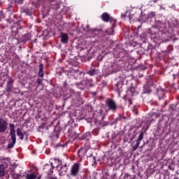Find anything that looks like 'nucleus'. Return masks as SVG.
<instances>
[{
	"label": "nucleus",
	"instance_id": "obj_1",
	"mask_svg": "<svg viewBox=\"0 0 179 179\" xmlns=\"http://www.w3.org/2000/svg\"><path fill=\"white\" fill-rule=\"evenodd\" d=\"M115 23H112V27L108 28L106 31H103L101 29H94V34L98 37H104V36H114V27Z\"/></svg>",
	"mask_w": 179,
	"mask_h": 179
},
{
	"label": "nucleus",
	"instance_id": "obj_2",
	"mask_svg": "<svg viewBox=\"0 0 179 179\" xmlns=\"http://www.w3.org/2000/svg\"><path fill=\"white\" fill-rule=\"evenodd\" d=\"M105 104L106 107H108V111H112L113 113L117 112V108H118V106H117V103L114 99L108 98L105 101Z\"/></svg>",
	"mask_w": 179,
	"mask_h": 179
},
{
	"label": "nucleus",
	"instance_id": "obj_3",
	"mask_svg": "<svg viewBox=\"0 0 179 179\" xmlns=\"http://www.w3.org/2000/svg\"><path fill=\"white\" fill-rule=\"evenodd\" d=\"M82 164L80 163H74L71 168L70 170V176L71 177H78L79 176V173H80V169H81Z\"/></svg>",
	"mask_w": 179,
	"mask_h": 179
},
{
	"label": "nucleus",
	"instance_id": "obj_4",
	"mask_svg": "<svg viewBox=\"0 0 179 179\" xmlns=\"http://www.w3.org/2000/svg\"><path fill=\"white\" fill-rule=\"evenodd\" d=\"M49 8L50 9L47 11L48 15H55V10H58V9H59V3H58L57 1L53 0L50 1Z\"/></svg>",
	"mask_w": 179,
	"mask_h": 179
},
{
	"label": "nucleus",
	"instance_id": "obj_5",
	"mask_svg": "<svg viewBox=\"0 0 179 179\" xmlns=\"http://www.w3.org/2000/svg\"><path fill=\"white\" fill-rule=\"evenodd\" d=\"M10 136L12 141L8 144L7 148L8 149H13L15 145H16V131L15 130H10Z\"/></svg>",
	"mask_w": 179,
	"mask_h": 179
},
{
	"label": "nucleus",
	"instance_id": "obj_6",
	"mask_svg": "<svg viewBox=\"0 0 179 179\" xmlns=\"http://www.w3.org/2000/svg\"><path fill=\"white\" fill-rule=\"evenodd\" d=\"M54 169H55V166H52V163L51 164H45L43 166V171L44 173H46L48 176H51L54 173Z\"/></svg>",
	"mask_w": 179,
	"mask_h": 179
},
{
	"label": "nucleus",
	"instance_id": "obj_7",
	"mask_svg": "<svg viewBox=\"0 0 179 179\" xmlns=\"http://www.w3.org/2000/svg\"><path fill=\"white\" fill-rule=\"evenodd\" d=\"M8 80L6 83L5 89L7 94H9V93L12 92V89H13V79H12V78H10V76H8Z\"/></svg>",
	"mask_w": 179,
	"mask_h": 179
},
{
	"label": "nucleus",
	"instance_id": "obj_8",
	"mask_svg": "<svg viewBox=\"0 0 179 179\" xmlns=\"http://www.w3.org/2000/svg\"><path fill=\"white\" fill-rule=\"evenodd\" d=\"M101 17L103 22H105L106 23L108 22H110V23H115V20H113V17L110 16V14H108V13H103L101 15Z\"/></svg>",
	"mask_w": 179,
	"mask_h": 179
},
{
	"label": "nucleus",
	"instance_id": "obj_9",
	"mask_svg": "<svg viewBox=\"0 0 179 179\" xmlns=\"http://www.w3.org/2000/svg\"><path fill=\"white\" fill-rule=\"evenodd\" d=\"M143 135H145V133L143 131H141L138 138L136 140L135 145L132 146L134 151L136 150V149L139 148V145H141V142H142V140L143 139Z\"/></svg>",
	"mask_w": 179,
	"mask_h": 179
},
{
	"label": "nucleus",
	"instance_id": "obj_10",
	"mask_svg": "<svg viewBox=\"0 0 179 179\" xmlns=\"http://www.w3.org/2000/svg\"><path fill=\"white\" fill-rule=\"evenodd\" d=\"M8 129V122L0 117V134L5 132Z\"/></svg>",
	"mask_w": 179,
	"mask_h": 179
},
{
	"label": "nucleus",
	"instance_id": "obj_11",
	"mask_svg": "<svg viewBox=\"0 0 179 179\" xmlns=\"http://www.w3.org/2000/svg\"><path fill=\"white\" fill-rule=\"evenodd\" d=\"M69 164H65L62 165L60 169L58 171L59 175L60 176H65L69 169Z\"/></svg>",
	"mask_w": 179,
	"mask_h": 179
},
{
	"label": "nucleus",
	"instance_id": "obj_12",
	"mask_svg": "<svg viewBox=\"0 0 179 179\" xmlns=\"http://www.w3.org/2000/svg\"><path fill=\"white\" fill-rule=\"evenodd\" d=\"M20 12L21 13H25L27 16H30V15H31V10L27 3L21 7Z\"/></svg>",
	"mask_w": 179,
	"mask_h": 179
},
{
	"label": "nucleus",
	"instance_id": "obj_13",
	"mask_svg": "<svg viewBox=\"0 0 179 179\" xmlns=\"http://www.w3.org/2000/svg\"><path fill=\"white\" fill-rule=\"evenodd\" d=\"M73 129L72 127L69 128L67 134L69 135V138L71 139H73V141H75L79 136V134L76 133V131L73 132Z\"/></svg>",
	"mask_w": 179,
	"mask_h": 179
},
{
	"label": "nucleus",
	"instance_id": "obj_14",
	"mask_svg": "<svg viewBox=\"0 0 179 179\" xmlns=\"http://www.w3.org/2000/svg\"><path fill=\"white\" fill-rule=\"evenodd\" d=\"M73 100L76 103V104H78V106H82L85 103V101L80 96V94L77 93L75 96V97L73 98Z\"/></svg>",
	"mask_w": 179,
	"mask_h": 179
},
{
	"label": "nucleus",
	"instance_id": "obj_15",
	"mask_svg": "<svg viewBox=\"0 0 179 179\" xmlns=\"http://www.w3.org/2000/svg\"><path fill=\"white\" fill-rule=\"evenodd\" d=\"M59 37L61 38L62 44H67L68 41H69V36H68L67 34L62 32L61 33V35Z\"/></svg>",
	"mask_w": 179,
	"mask_h": 179
},
{
	"label": "nucleus",
	"instance_id": "obj_16",
	"mask_svg": "<svg viewBox=\"0 0 179 179\" xmlns=\"http://www.w3.org/2000/svg\"><path fill=\"white\" fill-rule=\"evenodd\" d=\"M39 71L38 73V78H44V64L42 61L39 62Z\"/></svg>",
	"mask_w": 179,
	"mask_h": 179
},
{
	"label": "nucleus",
	"instance_id": "obj_17",
	"mask_svg": "<svg viewBox=\"0 0 179 179\" xmlns=\"http://www.w3.org/2000/svg\"><path fill=\"white\" fill-rule=\"evenodd\" d=\"M127 96H130V97H134V96H136V94H138V91L135 89V87H131L127 91Z\"/></svg>",
	"mask_w": 179,
	"mask_h": 179
},
{
	"label": "nucleus",
	"instance_id": "obj_18",
	"mask_svg": "<svg viewBox=\"0 0 179 179\" xmlns=\"http://www.w3.org/2000/svg\"><path fill=\"white\" fill-rule=\"evenodd\" d=\"M99 73V70L95 67L91 68L87 72V75H90V76H96Z\"/></svg>",
	"mask_w": 179,
	"mask_h": 179
},
{
	"label": "nucleus",
	"instance_id": "obj_19",
	"mask_svg": "<svg viewBox=\"0 0 179 179\" xmlns=\"http://www.w3.org/2000/svg\"><path fill=\"white\" fill-rule=\"evenodd\" d=\"M152 92V87L148 85H145L143 86V90L142 92V94H149V93Z\"/></svg>",
	"mask_w": 179,
	"mask_h": 179
},
{
	"label": "nucleus",
	"instance_id": "obj_20",
	"mask_svg": "<svg viewBox=\"0 0 179 179\" xmlns=\"http://www.w3.org/2000/svg\"><path fill=\"white\" fill-rule=\"evenodd\" d=\"M86 153V149L85 148L82 147L80 148L78 151V156L82 159L85 157V154Z\"/></svg>",
	"mask_w": 179,
	"mask_h": 179
},
{
	"label": "nucleus",
	"instance_id": "obj_21",
	"mask_svg": "<svg viewBox=\"0 0 179 179\" xmlns=\"http://www.w3.org/2000/svg\"><path fill=\"white\" fill-rule=\"evenodd\" d=\"M30 38H31V36L29 34H24L22 36V41L24 43H27V41H30Z\"/></svg>",
	"mask_w": 179,
	"mask_h": 179
},
{
	"label": "nucleus",
	"instance_id": "obj_22",
	"mask_svg": "<svg viewBox=\"0 0 179 179\" xmlns=\"http://www.w3.org/2000/svg\"><path fill=\"white\" fill-rule=\"evenodd\" d=\"M17 135L20 138L21 141H23L24 139V134L23 132H22V130H20V128L17 129Z\"/></svg>",
	"mask_w": 179,
	"mask_h": 179
},
{
	"label": "nucleus",
	"instance_id": "obj_23",
	"mask_svg": "<svg viewBox=\"0 0 179 179\" xmlns=\"http://www.w3.org/2000/svg\"><path fill=\"white\" fill-rule=\"evenodd\" d=\"M5 174H6L5 165L1 164L0 165V177H3V176H5Z\"/></svg>",
	"mask_w": 179,
	"mask_h": 179
},
{
	"label": "nucleus",
	"instance_id": "obj_24",
	"mask_svg": "<svg viewBox=\"0 0 179 179\" xmlns=\"http://www.w3.org/2000/svg\"><path fill=\"white\" fill-rule=\"evenodd\" d=\"M37 178V175L34 173L27 174L25 176V179H36Z\"/></svg>",
	"mask_w": 179,
	"mask_h": 179
},
{
	"label": "nucleus",
	"instance_id": "obj_25",
	"mask_svg": "<svg viewBox=\"0 0 179 179\" xmlns=\"http://www.w3.org/2000/svg\"><path fill=\"white\" fill-rule=\"evenodd\" d=\"M111 68L112 72H113V73L118 72V71H120V66L118 64H113Z\"/></svg>",
	"mask_w": 179,
	"mask_h": 179
},
{
	"label": "nucleus",
	"instance_id": "obj_26",
	"mask_svg": "<svg viewBox=\"0 0 179 179\" xmlns=\"http://www.w3.org/2000/svg\"><path fill=\"white\" fill-rule=\"evenodd\" d=\"M177 108V105H174V103H172L169 106V111H171V114H173L174 111H176Z\"/></svg>",
	"mask_w": 179,
	"mask_h": 179
},
{
	"label": "nucleus",
	"instance_id": "obj_27",
	"mask_svg": "<svg viewBox=\"0 0 179 179\" xmlns=\"http://www.w3.org/2000/svg\"><path fill=\"white\" fill-rule=\"evenodd\" d=\"M156 16V13L155 12H150L148 13V16L145 17V20H149V19H153Z\"/></svg>",
	"mask_w": 179,
	"mask_h": 179
},
{
	"label": "nucleus",
	"instance_id": "obj_28",
	"mask_svg": "<svg viewBox=\"0 0 179 179\" xmlns=\"http://www.w3.org/2000/svg\"><path fill=\"white\" fill-rule=\"evenodd\" d=\"M92 136V134L90 132H87L82 136V139H89Z\"/></svg>",
	"mask_w": 179,
	"mask_h": 179
},
{
	"label": "nucleus",
	"instance_id": "obj_29",
	"mask_svg": "<svg viewBox=\"0 0 179 179\" xmlns=\"http://www.w3.org/2000/svg\"><path fill=\"white\" fill-rule=\"evenodd\" d=\"M90 159H91L92 162V166H94V164H97V162H96V157L93 156V155H91L90 156Z\"/></svg>",
	"mask_w": 179,
	"mask_h": 179
},
{
	"label": "nucleus",
	"instance_id": "obj_30",
	"mask_svg": "<svg viewBox=\"0 0 179 179\" xmlns=\"http://www.w3.org/2000/svg\"><path fill=\"white\" fill-rule=\"evenodd\" d=\"M173 45H170L167 48L166 52H168L169 54H171V52H173Z\"/></svg>",
	"mask_w": 179,
	"mask_h": 179
},
{
	"label": "nucleus",
	"instance_id": "obj_31",
	"mask_svg": "<svg viewBox=\"0 0 179 179\" xmlns=\"http://www.w3.org/2000/svg\"><path fill=\"white\" fill-rule=\"evenodd\" d=\"M25 0H13V2L17 3V5H20L24 2Z\"/></svg>",
	"mask_w": 179,
	"mask_h": 179
},
{
	"label": "nucleus",
	"instance_id": "obj_32",
	"mask_svg": "<svg viewBox=\"0 0 179 179\" xmlns=\"http://www.w3.org/2000/svg\"><path fill=\"white\" fill-rule=\"evenodd\" d=\"M155 23H156L157 26H162V24H163V20H155Z\"/></svg>",
	"mask_w": 179,
	"mask_h": 179
},
{
	"label": "nucleus",
	"instance_id": "obj_33",
	"mask_svg": "<svg viewBox=\"0 0 179 179\" xmlns=\"http://www.w3.org/2000/svg\"><path fill=\"white\" fill-rule=\"evenodd\" d=\"M121 120H122V115H119V116L116 117L114 123L117 124V121H121Z\"/></svg>",
	"mask_w": 179,
	"mask_h": 179
},
{
	"label": "nucleus",
	"instance_id": "obj_34",
	"mask_svg": "<svg viewBox=\"0 0 179 179\" xmlns=\"http://www.w3.org/2000/svg\"><path fill=\"white\" fill-rule=\"evenodd\" d=\"M13 178L17 179L19 178V174L15 173V172H12Z\"/></svg>",
	"mask_w": 179,
	"mask_h": 179
},
{
	"label": "nucleus",
	"instance_id": "obj_35",
	"mask_svg": "<svg viewBox=\"0 0 179 179\" xmlns=\"http://www.w3.org/2000/svg\"><path fill=\"white\" fill-rule=\"evenodd\" d=\"M36 83L40 86L43 85V80L41 78H37Z\"/></svg>",
	"mask_w": 179,
	"mask_h": 179
},
{
	"label": "nucleus",
	"instance_id": "obj_36",
	"mask_svg": "<svg viewBox=\"0 0 179 179\" xmlns=\"http://www.w3.org/2000/svg\"><path fill=\"white\" fill-rule=\"evenodd\" d=\"M9 127H10V131L15 130V124H14L10 123Z\"/></svg>",
	"mask_w": 179,
	"mask_h": 179
},
{
	"label": "nucleus",
	"instance_id": "obj_37",
	"mask_svg": "<svg viewBox=\"0 0 179 179\" xmlns=\"http://www.w3.org/2000/svg\"><path fill=\"white\" fill-rule=\"evenodd\" d=\"M80 179H87V176L86 174H83L80 176Z\"/></svg>",
	"mask_w": 179,
	"mask_h": 179
},
{
	"label": "nucleus",
	"instance_id": "obj_38",
	"mask_svg": "<svg viewBox=\"0 0 179 179\" xmlns=\"http://www.w3.org/2000/svg\"><path fill=\"white\" fill-rule=\"evenodd\" d=\"M22 134H24V136H26L27 140L29 139V133L27 131H24Z\"/></svg>",
	"mask_w": 179,
	"mask_h": 179
},
{
	"label": "nucleus",
	"instance_id": "obj_39",
	"mask_svg": "<svg viewBox=\"0 0 179 179\" xmlns=\"http://www.w3.org/2000/svg\"><path fill=\"white\" fill-rule=\"evenodd\" d=\"M55 162H58V165H57L56 167H58V166H59V164H62L61 161L59 159H55Z\"/></svg>",
	"mask_w": 179,
	"mask_h": 179
},
{
	"label": "nucleus",
	"instance_id": "obj_40",
	"mask_svg": "<svg viewBox=\"0 0 179 179\" xmlns=\"http://www.w3.org/2000/svg\"><path fill=\"white\" fill-rule=\"evenodd\" d=\"M23 27H20L19 28H15V29L14 30V32L17 33V31H19V29L21 30V29H22Z\"/></svg>",
	"mask_w": 179,
	"mask_h": 179
},
{
	"label": "nucleus",
	"instance_id": "obj_41",
	"mask_svg": "<svg viewBox=\"0 0 179 179\" xmlns=\"http://www.w3.org/2000/svg\"><path fill=\"white\" fill-rule=\"evenodd\" d=\"M173 79H176V78H179V73L178 74H173Z\"/></svg>",
	"mask_w": 179,
	"mask_h": 179
},
{
	"label": "nucleus",
	"instance_id": "obj_42",
	"mask_svg": "<svg viewBox=\"0 0 179 179\" xmlns=\"http://www.w3.org/2000/svg\"><path fill=\"white\" fill-rule=\"evenodd\" d=\"M121 17L122 19H125V17H127V15L125 14H123V15H122Z\"/></svg>",
	"mask_w": 179,
	"mask_h": 179
},
{
	"label": "nucleus",
	"instance_id": "obj_43",
	"mask_svg": "<svg viewBox=\"0 0 179 179\" xmlns=\"http://www.w3.org/2000/svg\"><path fill=\"white\" fill-rule=\"evenodd\" d=\"M115 86H116V89H117V92H120V88H118V83H117L116 85H115Z\"/></svg>",
	"mask_w": 179,
	"mask_h": 179
},
{
	"label": "nucleus",
	"instance_id": "obj_44",
	"mask_svg": "<svg viewBox=\"0 0 179 179\" xmlns=\"http://www.w3.org/2000/svg\"><path fill=\"white\" fill-rule=\"evenodd\" d=\"M129 105L131 106V104H132V99H129Z\"/></svg>",
	"mask_w": 179,
	"mask_h": 179
},
{
	"label": "nucleus",
	"instance_id": "obj_45",
	"mask_svg": "<svg viewBox=\"0 0 179 179\" xmlns=\"http://www.w3.org/2000/svg\"><path fill=\"white\" fill-rule=\"evenodd\" d=\"M162 106H163V107L167 106V101H164V105H162Z\"/></svg>",
	"mask_w": 179,
	"mask_h": 179
},
{
	"label": "nucleus",
	"instance_id": "obj_46",
	"mask_svg": "<svg viewBox=\"0 0 179 179\" xmlns=\"http://www.w3.org/2000/svg\"><path fill=\"white\" fill-rule=\"evenodd\" d=\"M122 118H123V120H127V117L126 116H122Z\"/></svg>",
	"mask_w": 179,
	"mask_h": 179
},
{
	"label": "nucleus",
	"instance_id": "obj_47",
	"mask_svg": "<svg viewBox=\"0 0 179 179\" xmlns=\"http://www.w3.org/2000/svg\"><path fill=\"white\" fill-rule=\"evenodd\" d=\"M61 146H62V148H65V145H61Z\"/></svg>",
	"mask_w": 179,
	"mask_h": 179
},
{
	"label": "nucleus",
	"instance_id": "obj_48",
	"mask_svg": "<svg viewBox=\"0 0 179 179\" xmlns=\"http://www.w3.org/2000/svg\"><path fill=\"white\" fill-rule=\"evenodd\" d=\"M143 101H146V99H143Z\"/></svg>",
	"mask_w": 179,
	"mask_h": 179
},
{
	"label": "nucleus",
	"instance_id": "obj_49",
	"mask_svg": "<svg viewBox=\"0 0 179 179\" xmlns=\"http://www.w3.org/2000/svg\"><path fill=\"white\" fill-rule=\"evenodd\" d=\"M38 179H41V177H38Z\"/></svg>",
	"mask_w": 179,
	"mask_h": 179
},
{
	"label": "nucleus",
	"instance_id": "obj_50",
	"mask_svg": "<svg viewBox=\"0 0 179 179\" xmlns=\"http://www.w3.org/2000/svg\"><path fill=\"white\" fill-rule=\"evenodd\" d=\"M57 146H59V145H57Z\"/></svg>",
	"mask_w": 179,
	"mask_h": 179
},
{
	"label": "nucleus",
	"instance_id": "obj_51",
	"mask_svg": "<svg viewBox=\"0 0 179 179\" xmlns=\"http://www.w3.org/2000/svg\"><path fill=\"white\" fill-rule=\"evenodd\" d=\"M57 138H58V135H57Z\"/></svg>",
	"mask_w": 179,
	"mask_h": 179
}]
</instances>
